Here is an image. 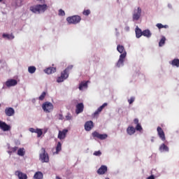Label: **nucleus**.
I'll return each instance as SVG.
<instances>
[{"label":"nucleus","mask_w":179,"mask_h":179,"mask_svg":"<svg viewBox=\"0 0 179 179\" xmlns=\"http://www.w3.org/2000/svg\"><path fill=\"white\" fill-rule=\"evenodd\" d=\"M44 72L48 75H51V73H55L57 72V69L55 67H49L45 69Z\"/></svg>","instance_id":"aec40b11"},{"label":"nucleus","mask_w":179,"mask_h":179,"mask_svg":"<svg viewBox=\"0 0 179 179\" xmlns=\"http://www.w3.org/2000/svg\"><path fill=\"white\" fill-rule=\"evenodd\" d=\"M16 85H17V80L15 79H10L6 82L7 87H12V86H16Z\"/></svg>","instance_id":"4468645a"},{"label":"nucleus","mask_w":179,"mask_h":179,"mask_svg":"<svg viewBox=\"0 0 179 179\" xmlns=\"http://www.w3.org/2000/svg\"><path fill=\"white\" fill-rule=\"evenodd\" d=\"M59 16H65V11H64L62 9H60L59 10Z\"/></svg>","instance_id":"58836bf2"},{"label":"nucleus","mask_w":179,"mask_h":179,"mask_svg":"<svg viewBox=\"0 0 179 179\" xmlns=\"http://www.w3.org/2000/svg\"><path fill=\"white\" fill-rule=\"evenodd\" d=\"M117 50L120 54H124V52H127V51H125V48L121 45H118L117 46Z\"/></svg>","instance_id":"a878e982"},{"label":"nucleus","mask_w":179,"mask_h":179,"mask_svg":"<svg viewBox=\"0 0 179 179\" xmlns=\"http://www.w3.org/2000/svg\"><path fill=\"white\" fill-rule=\"evenodd\" d=\"M66 120L67 121H70V120H72V116L70 115V113H68L67 115H66Z\"/></svg>","instance_id":"a19ab883"},{"label":"nucleus","mask_w":179,"mask_h":179,"mask_svg":"<svg viewBox=\"0 0 179 179\" xmlns=\"http://www.w3.org/2000/svg\"><path fill=\"white\" fill-rule=\"evenodd\" d=\"M29 131L30 132H32V133H35L36 132L37 129H34V128H30L29 129Z\"/></svg>","instance_id":"a18cd8bd"},{"label":"nucleus","mask_w":179,"mask_h":179,"mask_svg":"<svg viewBox=\"0 0 179 179\" xmlns=\"http://www.w3.org/2000/svg\"><path fill=\"white\" fill-rule=\"evenodd\" d=\"M134 123L136 125V131H138L139 132H142L143 128L141 125V123H139V120L138 118H136L134 120Z\"/></svg>","instance_id":"6ab92c4d"},{"label":"nucleus","mask_w":179,"mask_h":179,"mask_svg":"<svg viewBox=\"0 0 179 179\" xmlns=\"http://www.w3.org/2000/svg\"><path fill=\"white\" fill-rule=\"evenodd\" d=\"M171 65L173 66H176V68H179V59H174L171 62Z\"/></svg>","instance_id":"cd10ccee"},{"label":"nucleus","mask_w":179,"mask_h":179,"mask_svg":"<svg viewBox=\"0 0 179 179\" xmlns=\"http://www.w3.org/2000/svg\"><path fill=\"white\" fill-rule=\"evenodd\" d=\"M143 36H144V37H147L148 38H149L152 36V33H150V30L145 29L143 31Z\"/></svg>","instance_id":"393cba45"},{"label":"nucleus","mask_w":179,"mask_h":179,"mask_svg":"<svg viewBox=\"0 0 179 179\" xmlns=\"http://www.w3.org/2000/svg\"><path fill=\"white\" fill-rule=\"evenodd\" d=\"M0 2H2V0H0Z\"/></svg>","instance_id":"8fccbe9b"},{"label":"nucleus","mask_w":179,"mask_h":179,"mask_svg":"<svg viewBox=\"0 0 179 179\" xmlns=\"http://www.w3.org/2000/svg\"><path fill=\"white\" fill-rule=\"evenodd\" d=\"M18 148L17 147H14V148H10V150L8 151V153L10 155V153H15L17 152Z\"/></svg>","instance_id":"f704fd0d"},{"label":"nucleus","mask_w":179,"mask_h":179,"mask_svg":"<svg viewBox=\"0 0 179 179\" xmlns=\"http://www.w3.org/2000/svg\"><path fill=\"white\" fill-rule=\"evenodd\" d=\"M107 166L106 165H101V167L97 170L96 173L99 176H103L104 175L105 173H107Z\"/></svg>","instance_id":"ddd939ff"},{"label":"nucleus","mask_w":179,"mask_h":179,"mask_svg":"<svg viewBox=\"0 0 179 179\" xmlns=\"http://www.w3.org/2000/svg\"><path fill=\"white\" fill-rule=\"evenodd\" d=\"M15 175L17 176L19 179H27V175L20 171H16Z\"/></svg>","instance_id":"f3484780"},{"label":"nucleus","mask_w":179,"mask_h":179,"mask_svg":"<svg viewBox=\"0 0 179 179\" xmlns=\"http://www.w3.org/2000/svg\"><path fill=\"white\" fill-rule=\"evenodd\" d=\"M94 127V124H93V121H87L85 124V131H92L93 128Z\"/></svg>","instance_id":"9b49d317"},{"label":"nucleus","mask_w":179,"mask_h":179,"mask_svg":"<svg viewBox=\"0 0 179 179\" xmlns=\"http://www.w3.org/2000/svg\"><path fill=\"white\" fill-rule=\"evenodd\" d=\"M135 101V97L131 96L129 99H128L129 104H132Z\"/></svg>","instance_id":"4c0bfd02"},{"label":"nucleus","mask_w":179,"mask_h":179,"mask_svg":"<svg viewBox=\"0 0 179 179\" xmlns=\"http://www.w3.org/2000/svg\"><path fill=\"white\" fill-rule=\"evenodd\" d=\"M166 44V37L163 36L159 43V47H163Z\"/></svg>","instance_id":"7c9ffc66"},{"label":"nucleus","mask_w":179,"mask_h":179,"mask_svg":"<svg viewBox=\"0 0 179 179\" xmlns=\"http://www.w3.org/2000/svg\"><path fill=\"white\" fill-rule=\"evenodd\" d=\"M3 38H8V40H13V38H15V36H13V34H3Z\"/></svg>","instance_id":"c85d7f7f"},{"label":"nucleus","mask_w":179,"mask_h":179,"mask_svg":"<svg viewBox=\"0 0 179 179\" xmlns=\"http://www.w3.org/2000/svg\"><path fill=\"white\" fill-rule=\"evenodd\" d=\"M94 156H101V151H100V150L95 151L94 152Z\"/></svg>","instance_id":"ea45409f"},{"label":"nucleus","mask_w":179,"mask_h":179,"mask_svg":"<svg viewBox=\"0 0 179 179\" xmlns=\"http://www.w3.org/2000/svg\"><path fill=\"white\" fill-rule=\"evenodd\" d=\"M126 57H127V52H124L120 55L119 60L116 64V66H117V68H120L124 65V62L125 61Z\"/></svg>","instance_id":"0eeeda50"},{"label":"nucleus","mask_w":179,"mask_h":179,"mask_svg":"<svg viewBox=\"0 0 179 179\" xmlns=\"http://www.w3.org/2000/svg\"><path fill=\"white\" fill-rule=\"evenodd\" d=\"M83 87H87V81L85 83H81L79 85V90H83Z\"/></svg>","instance_id":"2f4dec72"},{"label":"nucleus","mask_w":179,"mask_h":179,"mask_svg":"<svg viewBox=\"0 0 179 179\" xmlns=\"http://www.w3.org/2000/svg\"><path fill=\"white\" fill-rule=\"evenodd\" d=\"M0 128L4 131H10V126L2 121H0Z\"/></svg>","instance_id":"2eb2a0df"},{"label":"nucleus","mask_w":179,"mask_h":179,"mask_svg":"<svg viewBox=\"0 0 179 179\" xmlns=\"http://www.w3.org/2000/svg\"><path fill=\"white\" fill-rule=\"evenodd\" d=\"M56 179H61V178H59V176H56Z\"/></svg>","instance_id":"09e8293b"},{"label":"nucleus","mask_w":179,"mask_h":179,"mask_svg":"<svg viewBox=\"0 0 179 179\" xmlns=\"http://www.w3.org/2000/svg\"><path fill=\"white\" fill-rule=\"evenodd\" d=\"M157 27H158V29H163V24H160V23H158L157 24Z\"/></svg>","instance_id":"c03bdc74"},{"label":"nucleus","mask_w":179,"mask_h":179,"mask_svg":"<svg viewBox=\"0 0 179 179\" xmlns=\"http://www.w3.org/2000/svg\"><path fill=\"white\" fill-rule=\"evenodd\" d=\"M24 148H20L17 150V155L18 156H24Z\"/></svg>","instance_id":"473e14b6"},{"label":"nucleus","mask_w":179,"mask_h":179,"mask_svg":"<svg viewBox=\"0 0 179 179\" xmlns=\"http://www.w3.org/2000/svg\"><path fill=\"white\" fill-rule=\"evenodd\" d=\"M108 104L107 103H104L102 106H101L99 108H97V110L94 113V117H97L103 111V108L104 107H107Z\"/></svg>","instance_id":"a211bd4d"},{"label":"nucleus","mask_w":179,"mask_h":179,"mask_svg":"<svg viewBox=\"0 0 179 179\" xmlns=\"http://www.w3.org/2000/svg\"><path fill=\"white\" fill-rule=\"evenodd\" d=\"M83 15H84V16H89L90 15V10H85L83 12Z\"/></svg>","instance_id":"e433bc0d"},{"label":"nucleus","mask_w":179,"mask_h":179,"mask_svg":"<svg viewBox=\"0 0 179 179\" xmlns=\"http://www.w3.org/2000/svg\"><path fill=\"white\" fill-rule=\"evenodd\" d=\"M73 68V66L71 65L69 66L62 73L61 76L58 77L57 79V83H61V82H64L65 79H68V77L69 76V71Z\"/></svg>","instance_id":"f03ea898"},{"label":"nucleus","mask_w":179,"mask_h":179,"mask_svg":"<svg viewBox=\"0 0 179 179\" xmlns=\"http://www.w3.org/2000/svg\"><path fill=\"white\" fill-rule=\"evenodd\" d=\"M136 131V129H134V127L132 126L129 127L127 129V132L128 135H134V134H135Z\"/></svg>","instance_id":"412c9836"},{"label":"nucleus","mask_w":179,"mask_h":179,"mask_svg":"<svg viewBox=\"0 0 179 179\" xmlns=\"http://www.w3.org/2000/svg\"><path fill=\"white\" fill-rule=\"evenodd\" d=\"M57 118H58V120H64V115H62V114H59L57 115Z\"/></svg>","instance_id":"37998d69"},{"label":"nucleus","mask_w":179,"mask_h":179,"mask_svg":"<svg viewBox=\"0 0 179 179\" xmlns=\"http://www.w3.org/2000/svg\"><path fill=\"white\" fill-rule=\"evenodd\" d=\"M66 134H68V129H64L62 131H59V134L57 136L58 139L62 141V139H65L66 138Z\"/></svg>","instance_id":"9d476101"},{"label":"nucleus","mask_w":179,"mask_h":179,"mask_svg":"<svg viewBox=\"0 0 179 179\" xmlns=\"http://www.w3.org/2000/svg\"><path fill=\"white\" fill-rule=\"evenodd\" d=\"M159 151L160 152H169V147L167 145H166V144L162 143L159 146Z\"/></svg>","instance_id":"5701e85b"},{"label":"nucleus","mask_w":179,"mask_h":179,"mask_svg":"<svg viewBox=\"0 0 179 179\" xmlns=\"http://www.w3.org/2000/svg\"><path fill=\"white\" fill-rule=\"evenodd\" d=\"M0 107H1V104H0Z\"/></svg>","instance_id":"3c124183"},{"label":"nucleus","mask_w":179,"mask_h":179,"mask_svg":"<svg viewBox=\"0 0 179 179\" xmlns=\"http://www.w3.org/2000/svg\"><path fill=\"white\" fill-rule=\"evenodd\" d=\"M136 36L137 38H140V37H142L143 31L141 29L137 28L136 29Z\"/></svg>","instance_id":"bb28decb"},{"label":"nucleus","mask_w":179,"mask_h":179,"mask_svg":"<svg viewBox=\"0 0 179 179\" xmlns=\"http://www.w3.org/2000/svg\"><path fill=\"white\" fill-rule=\"evenodd\" d=\"M92 136L93 138H97V139H100L101 141H104V139H107L108 136L106 134H100V133L97 131H94L92 133Z\"/></svg>","instance_id":"6e6552de"},{"label":"nucleus","mask_w":179,"mask_h":179,"mask_svg":"<svg viewBox=\"0 0 179 179\" xmlns=\"http://www.w3.org/2000/svg\"><path fill=\"white\" fill-rule=\"evenodd\" d=\"M157 132L158 134L159 138H161L163 141H166V134H164V131H163V129L162 127H158L157 128Z\"/></svg>","instance_id":"1a4fd4ad"},{"label":"nucleus","mask_w":179,"mask_h":179,"mask_svg":"<svg viewBox=\"0 0 179 179\" xmlns=\"http://www.w3.org/2000/svg\"><path fill=\"white\" fill-rule=\"evenodd\" d=\"M141 15L142 9L141 8V7H138L137 9H134L133 13V20H139Z\"/></svg>","instance_id":"423d86ee"},{"label":"nucleus","mask_w":179,"mask_h":179,"mask_svg":"<svg viewBox=\"0 0 179 179\" xmlns=\"http://www.w3.org/2000/svg\"><path fill=\"white\" fill-rule=\"evenodd\" d=\"M35 134H37L38 138H40V136L43 135V130H41V129H36V131Z\"/></svg>","instance_id":"c9c22d12"},{"label":"nucleus","mask_w":179,"mask_h":179,"mask_svg":"<svg viewBox=\"0 0 179 179\" xmlns=\"http://www.w3.org/2000/svg\"><path fill=\"white\" fill-rule=\"evenodd\" d=\"M43 173L41 171H37L34 176V179H43Z\"/></svg>","instance_id":"b1692460"},{"label":"nucleus","mask_w":179,"mask_h":179,"mask_svg":"<svg viewBox=\"0 0 179 179\" xmlns=\"http://www.w3.org/2000/svg\"><path fill=\"white\" fill-rule=\"evenodd\" d=\"M39 160L41 162V163H48V162H50V156H48V153L47 151H45V148H44L41 149Z\"/></svg>","instance_id":"7ed1b4c3"},{"label":"nucleus","mask_w":179,"mask_h":179,"mask_svg":"<svg viewBox=\"0 0 179 179\" xmlns=\"http://www.w3.org/2000/svg\"><path fill=\"white\" fill-rule=\"evenodd\" d=\"M5 114L7 117H12L15 115V109L13 108H6L5 109Z\"/></svg>","instance_id":"f8f14e48"},{"label":"nucleus","mask_w":179,"mask_h":179,"mask_svg":"<svg viewBox=\"0 0 179 179\" xmlns=\"http://www.w3.org/2000/svg\"><path fill=\"white\" fill-rule=\"evenodd\" d=\"M163 29H169V25H163Z\"/></svg>","instance_id":"de8ad7c7"},{"label":"nucleus","mask_w":179,"mask_h":179,"mask_svg":"<svg viewBox=\"0 0 179 179\" xmlns=\"http://www.w3.org/2000/svg\"><path fill=\"white\" fill-rule=\"evenodd\" d=\"M61 150H62V144H61V142H58L56 146V152L54 154L58 155Z\"/></svg>","instance_id":"4be33fe9"},{"label":"nucleus","mask_w":179,"mask_h":179,"mask_svg":"<svg viewBox=\"0 0 179 179\" xmlns=\"http://www.w3.org/2000/svg\"><path fill=\"white\" fill-rule=\"evenodd\" d=\"M16 5L17 6H22V0H17Z\"/></svg>","instance_id":"79ce46f5"},{"label":"nucleus","mask_w":179,"mask_h":179,"mask_svg":"<svg viewBox=\"0 0 179 179\" xmlns=\"http://www.w3.org/2000/svg\"><path fill=\"white\" fill-rule=\"evenodd\" d=\"M36 66H30L28 67V72L29 73H34V72H36Z\"/></svg>","instance_id":"c756f323"},{"label":"nucleus","mask_w":179,"mask_h":179,"mask_svg":"<svg viewBox=\"0 0 179 179\" xmlns=\"http://www.w3.org/2000/svg\"><path fill=\"white\" fill-rule=\"evenodd\" d=\"M80 20H82V17L79 15H73L66 18V21L69 24H78V23L80 22Z\"/></svg>","instance_id":"20e7f679"},{"label":"nucleus","mask_w":179,"mask_h":179,"mask_svg":"<svg viewBox=\"0 0 179 179\" xmlns=\"http://www.w3.org/2000/svg\"><path fill=\"white\" fill-rule=\"evenodd\" d=\"M29 10L33 13H44L45 10H47V4H43V5H36V6H32L30 7Z\"/></svg>","instance_id":"f257e3e1"},{"label":"nucleus","mask_w":179,"mask_h":179,"mask_svg":"<svg viewBox=\"0 0 179 179\" xmlns=\"http://www.w3.org/2000/svg\"><path fill=\"white\" fill-rule=\"evenodd\" d=\"M42 108L45 113H51L54 110V105L51 102L46 101L43 103Z\"/></svg>","instance_id":"39448f33"},{"label":"nucleus","mask_w":179,"mask_h":179,"mask_svg":"<svg viewBox=\"0 0 179 179\" xmlns=\"http://www.w3.org/2000/svg\"><path fill=\"white\" fill-rule=\"evenodd\" d=\"M76 114H80V113H83V109L85 108V106L83 103H80L76 105Z\"/></svg>","instance_id":"dca6fc26"},{"label":"nucleus","mask_w":179,"mask_h":179,"mask_svg":"<svg viewBox=\"0 0 179 179\" xmlns=\"http://www.w3.org/2000/svg\"><path fill=\"white\" fill-rule=\"evenodd\" d=\"M47 95V93L45 92H43L41 96L38 97V100H40L41 101H43V100H44V99H45V96Z\"/></svg>","instance_id":"72a5a7b5"},{"label":"nucleus","mask_w":179,"mask_h":179,"mask_svg":"<svg viewBox=\"0 0 179 179\" xmlns=\"http://www.w3.org/2000/svg\"><path fill=\"white\" fill-rule=\"evenodd\" d=\"M148 179H155V176L153 175H151L148 178Z\"/></svg>","instance_id":"49530a36"}]
</instances>
